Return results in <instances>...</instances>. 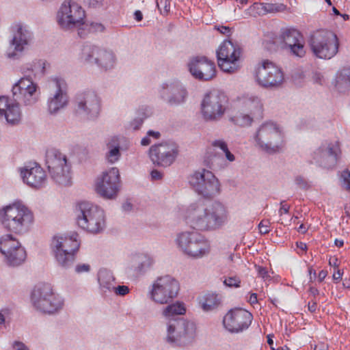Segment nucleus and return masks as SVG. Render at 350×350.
<instances>
[{
	"label": "nucleus",
	"mask_w": 350,
	"mask_h": 350,
	"mask_svg": "<svg viewBox=\"0 0 350 350\" xmlns=\"http://www.w3.org/2000/svg\"><path fill=\"white\" fill-rule=\"evenodd\" d=\"M317 306V301L314 300H312L311 302H309L308 305V310L311 312H314L316 311Z\"/></svg>",
	"instance_id": "nucleus-60"
},
{
	"label": "nucleus",
	"mask_w": 350,
	"mask_h": 350,
	"mask_svg": "<svg viewBox=\"0 0 350 350\" xmlns=\"http://www.w3.org/2000/svg\"><path fill=\"white\" fill-rule=\"evenodd\" d=\"M143 122H144L143 118H138L133 120L131 122V126L133 127V130H138L140 128V126H142Z\"/></svg>",
	"instance_id": "nucleus-53"
},
{
	"label": "nucleus",
	"mask_w": 350,
	"mask_h": 350,
	"mask_svg": "<svg viewBox=\"0 0 350 350\" xmlns=\"http://www.w3.org/2000/svg\"><path fill=\"white\" fill-rule=\"evenodd\" d=\"M290 209V206L285 204V201H282L280 202V208L279 210L280 215H282L283 213H288Z\"/></svg>",
	"instance_id": "nucleus-57"
},
{
	"label": "nucleus",
	"mask_w": 350,
	"mask_h": 350,
	"mask_svg": "<svg viewBox=\"0 0 350 350\" xmlns=\"http://www.w3.org/2000/svg\"><path fill=\"white\" fill-rule=\"evenodd\" d=\"M78 234L73 232L70 236H55L51 247L58 264L64 268L70 267L75 261V254L80 243Z\"/></svg>",
	"instance_id": "nucleus-10"
},
{
	"label": "nucleus",
	"mask_w": 350,
	"mask_h": 350,
	"mask_svg": "<svg viewBox=\"0 0 350 350\" xmlns=\"http://www.w3.org/2000/svg\"><path fill=\"white\" fill-rule=\"evenodd\" d=\"M31 301L34 308L40 312L53 314L64 306L61 297L55 294L49 284H39L33 289Z\"/></svg>",
	"instance_id": "nucleus-5"
},
{
	"label": "nucleus",
	"mask_w": 350,
	"mask_h": 350,
	"mask_svg": "<svg viewBox=\"0 0 350 350\" xmlns=\"http://www.w3.org/2000/svg\"><path fill=\"white\" fill-rule=\"evenodd\" d=\"M49 173L54 181L60 185L66 186L70 183V166L68 164L64 165L55 172Z\"/></svg>",
	"instance_id": "nucleus-35"
},
{
	"label": "nucleus",
	"mask_w": 350,
	"mask_h": 350,
	"mask_svg": "<svg viewBox=\"0 0 350 350\" xmlns=\"http://www.w3.org/2000/svg\"><path fill=\"white\" fill-rule=\"evenodd\" d=\"M37 88L38 85L33 81L31 76H25L13 85V98L25 105H32L38 101Z\"/></svg>",
	"instance_id": "nucleus-23"
},
{
	"label": "nucleus",
	"mask_w": 350,
	"mask_h": 350,
	"mask_svg": "<svg viewBox=\"0 0 350 350\" xmlns=\"http://www.w3.org/2000/svg\"><path fill=\"white\" fill-rule=\"evenodd\" d=\"M328 346L325 343H319L315 345L314 350H327Z\"/></svg>",
	"instance_id": "nucleus-63"
},
{
	"label": "nucleus",
	"mask_w": 350,
	"mask_h": 350,
	"mask_svg": "<svg viewBox=\"0 0 350 350\" xmlns=\"http://www.w3.org/2000/svg\"><path fill=\"white\" fill-rule=\"evenodd\" d=\"M252 313L242 308H234L228 312L223 319L225 328L231 333H239L247 329L252 323Z\"/></svg>",
	"instance_id": "nucleus-24"
},
{
	"label": "nucleus",
	"mask_w": 350,
	"mask_h": 350,
	"mask_svg": "<svg viewBox=\"0 0 350 350\" xmlns=\"http://www.w3.org/2000/svg\"><path fill=\"white\" fill-rule=\"evenodd\" d=\"M100 109L99 97L93 91L78 93L74 100V113L84 120H94L98 116Z\"/></svg>",
	"instance_id": "nucleus-12"
},
{
	"label": "nucleus",
	"mask_w": 350,
	"mask_h": 350,
	"mask_svg": "<svg viewBox=\"0 0 350 350\" xmlns=\"http://www.w3.org/2000/svg\"><path fill=\"white\" fill-rule=\"evenodd\" d=\"M180 291L178 280L171 275L159 277L153 283L150 298L156 303L167 304L177 297Z\"/></svg>",
	"instance_id": "nucleus-13"
},
{
	"label": "nucleus",
	"mask_w": 350,
	"mask_h": 350,
	"mask_svg": "<svg viewBox=\"0 0 350 350\" xmlns=\"http://www.w3.org/2000/svg\"><path fill=\"white\" fill-rule=\"evenodd\" d=\"M34 220L33 212L21 201H16L0 209V221L8 232L24 234L29 232Z\"/></svg>",
	"instance_id": "nucleus-2"
},
{
	"label": "nucleus",
	"mask_w": 350,
	"mask_h": 350,
	"mask_svg": "<svg viewBox=\"0 0 350 350\" xmlns=\"http://www.w3.org/2000/svg\"><path fill=\"white\" fill-rule=\"evenodd\" d=\"M178 146L172 142H163L152 146L149 150L150 158L154 165L168 167L178 154Z\"/></svg>",
	"instance_id": "nucleus-22"
},
{
	"label": "nucleus",
	"mask_w": 350,
	"mask_h": 350,
	"mask_svg": "<svg viewBox=\"0 0 350 350\" xmlns=\"http://www.w3.org/2000/svg\"><path fill=\"white\" fill-rule=\"evenodd\" d=\"M115 64V56L111 51L102 49L100 57L98 59L97 66L105 69H111Z\"/></svg>",
	"instance_id": "nucleus-38"
},
{
	"label": "nucleus",
	"mask_w": 350,
	"mask_h": 350,
	"mask_svg": "<svg viewBox=\"0 0 350 350\" xmlns=\"http://www.w3.org/2000/svg\"><path fill=\"white\" fill-rule=\"evenodd\" d=\"M46 164L49 172H55L58 167L68 164L67 159L65 154H62L58 150L51 149L46 153Z\"/></svg>",
	"instance_id": "nucleus-31"
},
{
	"label": "nucleus",
	"mask_w": 350,
	"mask_h": 350,
	"mask_svg": "<svg viewBox=\"0 0 350 350\" xmlns=\"http://www.w3.org/2000/svg\"><path fill=\"white\" fill-rule=\"evenodd\" d=\"M161 99L170 106H177L185 103L187 92L178 81L163 83L159 91Z\"/></svg>",
	"instance_id": "nucleus-26"
},
{
	"label": "nucleus",
	"mask_w": 350,
	"mask_h": 350,
	"mask_svg": "<svg viewBox=\"0 0 350 350\" xmlns=\"http://www.w3.org/2000/svg\"><path fill=\"white\" fill-rule=\"evenodd\" d=\"M217 159H218V157H217L216 156L213 157L211 163L208 165V167L210 169L215 170L217 168Z\"/></svg>",
	"instance_id": "nucleus-62"
},
{
	"label": "nucleus",
	"mask_w": 350,
	"mask_h": 350,
	"mask_svg": "<svg viewBox=\"0 0 350 350\" xmlns=\"http://www.w3.org/2000/svg\"><path fill=\"white\" fill-rule=\"evenodd\" d=\"M255 267L258 272V276L261 277L265 280H267L270 277L266 268L256 265Z\"/></svg>",
	"instance_id": "nucleus-49"
},
{
	"label": "nucleus",
	"mask_w": 350,
	"mask_h": 350,
	"mask_svg": "<svg viewBox=\"0 0 350 350\" xmlns=\"http://www.w3.org/2000/svg\"><path fill=\"white\" fill-rule=\"evenodd\" d=\"M21 176L25 183L36 189L42 187L46 181L45 172L37 163H29L21 168Z\"/></svg>",
	"instance_id": "nucleus-28"
},
{
	"label": "nucleus",
	"mask_w": 350,
	"mask_h": 350,
	"mask_svg": "<svg viewBox=\"0 0 350 350\" xmlns=\"http://www.w3.org/2000/svg\"><path fill=\"white\" fill-rule=\"evenodd\" d=\"M313 53L321 59H331L338 53L339 42L332 31L319 29L314 31L309 40Z\"/></svg>",
	"instance_id": "nucleus-9"
},
{
	"label": "nucleus",
	"mask_w": 350,
	"mask_h": 350,
	"mask_svg": "<svg viewBox=\"0 0 350 350\" xmlns=\"http://www.w3.org/2000/svg\"><path fill=\"white\" fill-rule=\"evenodd\" d=\"M258 9H260L262 14L275 13L283 12L286 6L283 3H262L257 4Z\"/></svg>",
	"instance_id": "nucleus-41"
},
{
	"label": "nucleus",
	"mask_w": 350,
	"mask_h": 350,
	"mask_svg": "<svg viewBox=\"0 0 350 350\" xmlns=\"http://www.w3.org/2000/svg\"><path fill=\"white\" fill-rule=\"evenodd\" d=\"M213 146L219 148L223 152L225 150H227L228 145L227 144L223 141V140H215L212 143Z\"/></svg>",
	"instance_id": "nucleus-51"
},
{
	"label": "nucleus",
	"mask_w": 350,
	"mask_h": 350,
	"mask_svg": "<svg viewBox=\"0 0 350 350\" xmlns=\"http://www.w3.org/2000/svg\"><path fill=\"white\" fill-rule=\"evenodd\" d=\"M342 272L340 270L338 269L337 271L334 272L333 274V280L338 282L342 278Z\"/></svg>",
	"instance_id": "nucleus-61"
},
{
	"label": "nucleus",
	"mask_w": 350,
	"mask_h": 350,
	"mask_svg": "<svg viewBox=\"0 0 350 350\" xmlns=\"http://www.w3.org/2000/svg\"><path fill=\"white\" fill-rule=\"evenodd\" d=\"M42 64H43L40 60L39 61H33L31 64H27L24 65L21 70L23 73L25 75V76L29 75L28 72H33L34 70L36 68L37 66H41ZM31 76V75L29 74Z\"/></svg>",
	"instance_id": "nucleus-43"
},
{
	"label": "nucleus",
	"mask_w": 350,
	"mask_h": 350,
	"mask_svg": "<svg viewBox=\"0 0 350 350\" xmlns=\"http://www.w3.org/2000/svg\"><path fill=\"white\" fill-rule=\"evenodd\" d=\"M13 349L14 350H29L27 347L23 342L15 341L13 344Z\"/></svg>",
	"instance_id": "nucleus-56"
},
{
	"label": "nucleus",
	"mask_w": 350,
	"mask_h": 350,
	"mask_svg": "<svg viewBox=\"0 0 350 350\" xmlns=\"http://www.w3.org/2000/svg\"><path fill=\"white\" fill-rule=\"evenodd\" d=\"M215 29L221 33L228 36H230L232 32V29L227 26H215Z\"/></svg>",
	"instance_id": "nucleus-52"
},
{
	"label": "nucleus",
	"mask_w": 350,
	"mask_h": 350,
	"mask_svg": "<svg viewBox=\"0 0 350 350\" xmlns=\"http://www.w3.org/2000/svg\"><path fill=\"white\" fill-rule=\"evenodd\" d=\"M75 215L77 225L89 232L96 234L105 228L103 210L90 202H79L76 206Z\"/></svg>",
	"instance_id": "nucleus-3"
},
{
	"label": "nucleus",
	"mask_w": 350,
	"mask_h": 350,
	"mask_svg": "<svg viewBox=\"0 0 350 350\" xmlns=\"http://www.w3.org/2000/svg\"><path fill=\"white\" fill-rule=\"evenodd\" d=\"M335 87L339 92H345L350 88V68L342 69L337 75Z\"/></svg>",
	"instance_id": "nucleus-36"
},
{
	"label": "nucleus",
	"mask_w": 350,
	"mask_h": 350,
	"mask_svg": "<svg viewBox=\"0 0 350 350\" xmlns=\"http://www.w3.org/2000/svg\"><path fill=\"white\" fill-rule=\"evenodd\" d=\"M106 146L107 152L105 153V159L109 163L113 164L116 163L121 157L120 152V139L117 136L110 137Z\"/></svg>",
	"instance_id": "nucleus-32"
},
{
	"label": "nucleus",
	"mask_w": 350,
	"mask_h": 350,
	"mask_svg": "<svg viewBox=\"0 0 350 350\" xmlns=\"http://www.w3.org/2000/svg\"><path fill=\"white\" fill-rule=\"evenodd\" d=\"M20 101L10 100L8 96H0V116H4L6 121L11 124H18L21 119L19 107Z\"/></svg>",
	"instance_id": "nucleus-30"
},
{
	"label": "nucleus",
	"mask_w": 350,
	"mask_h": 350,
	"mask_svg": "<svg viewBox=\"0 0 350 350\" xmlns=\"http://www.w3.org/2000/svg\"><path fill=\"white\" fill-rule=\"evenodd\" d=\"M186 309L183 303L176 302L175 304H172L166 306L162 311V314L164 317H165L168 321L174 320V316L176 315H181L185 314Z\"/></svg>",
	"instance_id": "nucleus-37"
},
{
	"label": "nucleus",
	"mask_w": 350,
	"mask_h": 350,
	"mask_svg": "<svg viewBox=\"0 0 350 350\" xmlns=\"http://www.w3.org/2000/svg\"><path fill=\"white\" fill-rule=\"evenodd\" d=\"M90 270V266L88 264H79L75 267V271L77 273L88 272Z\"/></svg>",
	"instance_id": "nucleus-50"
},
{
	"label": "nucleus",
	"mask_w": 350,
	"mask_h": 350,
	"mask_svg": "<svg viewBox=\"0 0 350 350\" xmlns=\"http://www.w3.org/2000/svg\"><path fill=\"white\" fill-rule=\"evenodd\" d=\"M342 176L346 184V189L350 190V172H344Z\"/></svg>",
	"instance_id": "nucleus-55"
},
{
	"label": "nucleus",
	"mask_w": 350,
	"mask_h": 350,
	"mask_svg": "<svg viewBox=\"0 0 350 350\" xmlns=\"http://www.w3.org/2000/svg\"><path fill=\"white\" fill-rule=\"evenodd\" d=\"M190 74L201 81H208L216 77L215 64L206 56L197 55L191 57L187 63Z\"/></svg>",
	"instance_id": "nucleus-21"
},
{
	"label": "nucleus",
	"mask_w": 350,
	"mask_h": 350,
	"mask_svg": "<svg viewBox=\"0 0 350 350\" xmlns=\"http://www.w3.org/2000/svg\"><path fill=\"white\" fill-rule=\"evenodd\" d=\"M283 138L280 128L272 122H266L261 124L254 137L258 147L269 154L282 150L284 145Z\"/></svg>",
	"instance_id": "nucleus-8"
},
{
	"label": "nucleus",
	"mask_w": 350,
	"mask_h": 350,
	"mask_svg": "<svg viewBox=\"0 0 350 350\" xmlns=\"http://www.w3.org/2000/svg\"><path fill=\"white\" fill-rule=\"evenodd\" d=\"M295 182L301 189H308L309 185L306 180L302 176H298L295 178Z\"/></svg>",
	"instance_id": "nucleus-48"
},
{
	"label": "nucleus",
	"mask_w": 350,
	"mask_h": 350,
	"mask_svg": "<svg viewBox=\"0 0 350 350\" xmlns=\"http://www.w3.org/2000/svg\"><path fill=\"white\" fill-rule=\"evenodd\" d=\"M134 268L138 273L145 271L152 265L151 260L148 257L140 255L133 259Z\"/></svg>",
	"instance_id": "nucleus-42"
},
{
	"label": "nucleus",
	"mask_w": 350,
	"mask_h": 350,
	"mask_svg": "<svg viewBox=\"0 0 350 350\" xmlns=\"http://www.w3.org/2000/svg\"><path fill=\"white\" fill-rule=\"evenodd\" d=\"M241 49L230 40H224L217 51V64L221 70L228 73L237 72L241 66Z\"/></svg>",
	"instance_id": "nucleus-15"
},
{
	"label": "nucleus",
	"mask_w": 350,
	"mask_h": 350,
	"mask_svg": "<svg viewBox=\"0 0 350 350\" xmlns=\"http://www.w3.org/2000/svg\"><path fill=\"white\" fill-rule=\"evenodd\" d=\"M0 251L10 266H18L26 259L25 250L12 234H5L0 239Z\"/></svg>",
	"instance_id": "nucleus-20"
},
{
	"label": "nucleus",
	"mask_w": 350,
	"mask_h": 350,
	"mask_svg": "<svg viewBox=\"0 0 350 350\" xmlns=\"http://www.w3.org/2000/svg\"><path fill=\"white\" fill-rule=\"evenodd\" d=\"M224 284L228 287H239L241 284V280L237 276L229 277L226 278L224 281Z\"/></svg>",
	"instance_id": "nucleus-45"
},
{
	"label": "nucleus",
	"mask_w": 350,
	"mask_h": 350,
	"mask_svg": "<svg viewBox=\"0 0 350 350\" xmlns=\"http://www.w3.org/2000/svg\"><path fill=\"white\" fill-rule=\"evenodd\" d=\"M340 153L338 142L329 143L318 148L313 155V159L320 166L329 169L334 167Z\"/></svg>",
	"instance_id": "nucleus-27"
},
{
	"label": "nucleus",
	"mask_w": 350,
	"mask_h": 350,
	"mask_svg": "<svg viewBox=\"0 0 350 350\" xmlns=\"http://www.w3.org/2000/svg\"><path fill=\"white\" fill-rule=\"evenodd\" d=\"M188 182L190 187L204 198H213L221 192L219 180L211 171L204 168L191 174Z\"/></svg>",
	"instance_id": "nucleus-7"
},
{
	"label": "nucleus",
	"mask_w": 350,
	"mask_h": 350,
	"mask_svg": "<svg viewBox=\"0 0 350 350\" xmlns=\"http://www.w3.org/2000/svg\"><path fill=\"white\" fill-rule=\"evenodd\" d=\"M223 152L225 154L226 159L230 162H232L235 160L234 155L230 152L228 148H227V150H225Z\"/></svg>",
	"instance_id": "nucleus-59"
},
{
	"label": "nucleus",
	"mask_w": 350,
	"mask_h": 350,
	"mask_svg": "<svg viewBox=\"0 0 350 350\" xmlns=\"http://www.w3.org/2000/svg\"><path fill=\"white\" fill-rule=\"evenodd\" d=\"M236 106L239 111L250 113L254 116H261L263 110L261 99L253 94H245L237 97Z\"/></svg>",
	"instance_id": "nucleus-29"
},
{
	"label": "nucleus",
	"mask_w": 350,
	"mask_h": 350,
	"mask_svg": "<svg viewBox=\"0 0 350 350\" xmlns=\"http://www.w3.org/2000/svg\"><path fill=\"white\" fill-rule=\"evenodd\" d=\"M254 116L250 113L243 112L239 110V113L231 117L230 120L239 126H250L253 122Z\"/></svg>",
	"instance_id": "nucleus-39"
},
{
	"label": "nucleus",
	"mask_w": 350,
	"mask_h": 350,
	"mask_svg": "<svg viewBox=\"0 0 350 350\" xmlns=\"http://www.w3.org/2000/svg\"><path fill=\"white\" fill-rule=\"evenodd\" d=\"M120 186V172L117 167H111L103 172L96 186L97 193L106 199L114 198Z\"/></svg>",
	"instance_id": "nucleus-25"
},
{
	"label": "nucleus",
	"mask_w": 350,
	"mask_h": 350,
	"mask_svg": "<svg viewBox=\"0 0 350 350\" xmlns=\"http://www.w3.org/2000/svg\"><path fill=\"white\" fill-rule=\"evenodd\" d=\"M12 38L10 41V45L6 51V56L9 59H17L21 56V53L30 44L32 39V33L27 28L21 23H16L11 27Z\"/></svg>",
	"instance_id": "nucleus-19"
},
{
	"label": "nucleus",
	"mask_w": 350,
	"mask_h": 350,
	"mask_svg": "<svg viewBox=\"0 0 350 350\" xmlns=\"http://www.w3.org/2000/svg\"><path fill=\"white\" fill-rule=\"evenodd\" d=\"M89 7L97 8L101 5V0H82Z\"/></svg>",
	"instance_id": "nucleus-54"
},
{
	"label": "nucleus",
	"mask_w": 350,
	"mask_h": 350,
	"mask_svg": "<svg viewBox=\"0 0 350 350\" xmlns=\"http://www.w3.org/2000/svg\"><path fill=\"white\" fill-rule=\"evenodd\" d=\"M100 285L109 291L114 288L115 278L112 273L107 270L100 271L98 273Z\"/></svg>",
	"instance_id": "nucleus-40"
},
{
	"label": "nucleus",
	"mask_w": 350,
	"mask_h": 350,
	"mask_svg": "<svg viewBox=\"0 0 350 350\" xmlns=\"http://www.w3.org/2000/svg\"><path fill=\"white\" fill-rule=\"evenodd\" d=\"M254 76L258 84L265 88H280L284 81L282 69L268 60L257 67Z\"/></svg>",
	"instance_id": "nucleus-18"
},
{
	"label": "nucleus",
	"mask_w": 350,
	"mask_h": 350,
	"mask_svg": "<svg viewBox=\"0 0 350 350\" xmlns=\"http://www.w3.org/2000/svg\"><path fill=\"white\" fill-rule=\"evenodd\" d=\"M102 49L92 44H84L81 49L80 58L82 62L90 65H96Z\"/></svg>",
	"instance_id": "nucleus-34"
},
{
	"label": "nucleus",
	"mask_w": 350,
	"mask_h": 350,
	"mask_svg": "<svg viewBox=\"0 0 350 350\" xmlns=\"http://www.w3.org/2000/svg\"><path fill=\"white\" fill-rule=\"evenodd\" d=\"M270 222L269 220H262L258 225L260 233L267 234L270 231L269 228Z\"/></svg>",
	"instance_id": "nucleus-47"
},
{
	"label": "nucleus",
	"mask_w": 350,
	"mask_h": 350,
	"mask_svg": "<svg viewBox=\"0 0 350 350\" xmlns=\"http://www.w3.org/2000/svg\"><path fill=\"white\" fill-rule=\"evenodd\" d=\"M196 336L194 323L176 318L167 323L165 341L174 347H185L192 343Z\"/></svg>",
	"instance_id": "nucleus-4"
},
{
	"label": "nucleus",
	"mask_w": 350,
	"mask_h": 350,
	"mask_svg": "<svg viewBox=\"0 0 350 350\" xmlns=\"http://www.w3.org/2000/svg\"><path fill=\"white\" fill-rule=\"evenodd\" d=\"M228 99L224 92L213 90L205 94L202 103V114L206 121L220 120L228 109Z\"/></svg>",
	"instance_id": "nucleus-11"
},
{
	"label": "nucleus",
	"mask_w": 350,
	"mask_h": 350,
	"mask_svg": "<svg viewBox=\"0 0 350 350\" xmlns=\"http://www.w3.org/2000/svg\"><path fill=\"white\" fill-rule=\"evenodd\" d=\"M274 42L291 55L302 57L306 54L305 42L301 33L294 28L282 29Z\"/></svg>",
	"instance_id": "nucleus-17"
},
{
	"label": "nucleus",
	"mask_w": 350,
	"mask_h": 350,
	"mask_svg": "<svg viewBox=\"0 0 350 350\" xmlns=\"http://www.w3.org/2000/svg\"><path fill=\"white\" fill-rule=\"evenodd\" d=\"M49 97L47 108L50 114H57L68 104L67 85L62 78H53L47 83Z\"/></svg>",
	"instance_id": "nucleus-16"
},
{
	"label": "nucleus",
	"mask_w": 350,
	"mask_h": 350,
	"mask_svg": "<svg viewBox=\"0 0 350 350\" xmlns=\"http://www.w3.org/2000/svg\"><path fill=\"white\" fill-rule=\"evenodd\" d=\"M176 243L185 254L196 259L208 255L211 251L208 241L202 234L196 231L179 233L176 237Z\"/></svg>",
	"instance_id": "nucleus-6"
},
{
	"label": "nucleus",
	"mask_w": 350,
	"mask_h": 350,
	"mask_svg": "<svg viewBox=\"0 0 350 350\" xmlns=\"http://www.w3.org/2000/svg\"><path fill=\"white\" fill-rule=\"evenodd\" d=\"M199 304L204 312H211L221 306L222 297L219 294L208 293L200 298Z\"/></svg>",
	"instance_id": "nucleus-33"
},
{
	"label": "nucleus",
	"mask_w": 350,
	"mask_h": 350,
	"mask_svg": "<svg viewBox=\"0 0 350 350\" xmlns=\"http://www.w3.org/2000/svg\"><path fill=\"white\" fill-rule=\"evenodd\" d=\"M85 13L81 5L71 0L65 1L57 14V21L62 29H72L85 25Z\"/></svg>",
	"instance_id": "nucleus-14"
},
{
	"label": "nucleus",
	"mask_w": 350,
	"mask_h": 350,
	"mask_svg": "<svg viewBox=\"0 0 350 350\" xmlns=\"http://www.w3.org/2000/svg\"><path fill=\"white\" fill-rule=\"evenodd\" d=\"M157 5L161 13L163 15L167 14L170 10V2L169 0H157Z\"/></svg>",
	"instance_id": "nucleus-44"
},
{
	"label": "nucleus",
	"mask_w": 350,
	"mask_h": 350,
	"mask_svg": "<svg viewBox=\"0 0 350 350\" xmlns=\"http://www.w3.org/2000/svg\"><path fill=\"white\" fill-rule=\"evenodd\" d=\"M185 219L193 229L201 231L215 230L227 221L228 211L219 202L206 204L202 201H198L187 207Z\"/></svg>",
	"instance_id": "nucleus-1"
},
{
	"label": "nucleus",
	"mask_w": 350,
	"mask_h": 350,
	"mask_svg": "<svg viewBox=\"0 0 350 350\" xmlns=\"http://www.w3.org/2000/svg\"><path fill=\"white\" fill-rule=\"evenodd\" d=\"M111 291H114L116 295L124 296L129 293V288L128 286L124 285L118 286H114V288H113Z\"/></svg>",
	"instance_id": "nucleus-46"
},
{
	"label": "nucleus",
	"mask_w": 350,
	"mask_h": 350,
	"mask_svg": "<svg viewBox=\"0 0 350 350\" xmlns=\"http://www.w3.org/2000/svg\"><path fill=\"white\" fill-rule=\"evenodd\" d=\"M150 174L153 180H160L162 178V174L157 170H153Z\"/></svg>",
	"instance_id": "nucleus-58"
},
{
	"label": "nucleus",
	"mask_w": 350,
	"mask_h": 350,
	"mask_svg": "<svg viewBox=\"0 0 350 350\" xmlns=\"http://www.w3.org/2000/svg\"><path fill=\"white\" fill-rule=\"evenodd\" d=\"M327 272L325 270H321L318 275V280L320 282H321L327 276Z\"/></svg>",
	"instance_id": "nucleus-64"
}]
</instances>
